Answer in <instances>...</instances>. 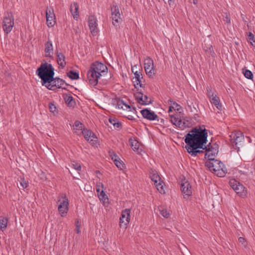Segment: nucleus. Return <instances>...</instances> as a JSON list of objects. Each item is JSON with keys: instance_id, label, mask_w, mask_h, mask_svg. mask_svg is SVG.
Listing matches in <instances>:
<instances>
[{"instance_id": "obj_28", "label": "nucleus", "mask_w": 255, "mask_h": 255, "mask_svg": "<svg viewBox=\"0 0 255 255\" xmlns=\"http://www.w3.org/2000/svg\"><path fill=\"white\" fill-rule=\"evenodd\" d=\"M8 223V219L2 216L0 217V230L2 231H4L6 228Z\"/></svg>"}, {"instance_id": "obj_39", "label": "nucleus", "mask_w": 255, "mask_h": 255, "mask_svg": "<svg viewBox=\"0 0 255 255\" xmlns=\"http://www.w3.org/2000/svg\"><path fill=\"white\" fill-rule=\"evenodd\" d=\"M223 19L224 22L230 24L231 23V17L230 14L225 12L223 14Z\"/></svg>"}, {"instance_id": "obj_11", "label": "nucleus", "mask_w": 255, "mask_h": 255, "mask_svg": "<svg viewBox=\"0 0 255 255\" xmlns=\"http://www.w3.org/2000/svg\"><path fill=\"white\" fill-rule=\"evenodd\" d=\"M90 68L94 72V73H96L100 77L102 76V73L107 72L108 70V68L105 65L98 61L92 63Z\"/></svg>"}, {"instance_id": "obj_60", "label": "nucleus", "mask_w": 255, "mask_h": 255, "mask_svg": "<svg viewBox=\"0 0 255 255\" xmlns=\"http://www.w3.org/2000/svg\"><path fill=\"white\" fill-rule=\"evenodd\" d=\"M70 98H71V99H72V97H70L69 98V99H70Z\"/></svg>"}, {"instance_id": "obj_54", "label": "nucleus", "mask_w": 255, "mask_h": 255, "mask_svg": "<svg viewBox=\"0 0 255 255\" xmlns=\"http://www.w3.org/2000/svg\"><path fill=\"white\" fill-rule=\"evenodd\" d=\"M80 225L79 224V222L77 221L76 224V229L75 231L77 234H79L80 232Z\"/></svg>"}, {"instance_id": "obj_48", "label": "nucleus", "mask_w": 255, "mask_h": 255, "mask_svg": "<svg viewBox=\"0 0 255 255\" xmlns=\"http://www.w3.org/2000/svg\"><path fill=\"white\" fill-rule=\"evenodd\" d=\"M72 166L74 169H75L77 171H80L81 170V165L77 162L74 161L73 162V163H72Z\"/></svg>"}, {"instance_id": "obj_12", "label": "nucleus", "mask_w": 255, "mask_h": 255, "mask_svg": "<svg viewBox=\"0 0 255 255\" xmlns=\"http://www.w3.org/2000/svg\"><path fill=\"white\" fill-rule=\"evenodd\" d=\"M130 209H126L122 211L119 223V225L121 227L122 226L126 227L129 224L130 221Z\"/></svg>"}, {"instance_id": "obj_58", "label": "nucleus", "mask_w": 255, "mask_h": 255, "mask_svg": "<svg viewBox=\"0 0 255 255\" xmlns=\"http://www.w3.org/2000/svg\"><path fill=\"white\" fill-rule=\"evenodd\" d=\"M172 109L173 108L172 107V106H171L169 108V110H168V112L170 113V112H171L172 111Z\"/></svg>"}, {"instance_id": "obj_36", "label": "nucleus", "mask_w": 255, "mask_h": 255, "mask_svg": "<svg viewBox=\"0 0 255 255\" xmlns=\"http://www.w3.org/2000/svg\"><path fill=\"white\" fill-rule=\"evenodd\" d=\"M46 18L47 17L50 18L51 17H55V14L54 13V10L52 8H47L46 10Z\"/></svg>"}, {"instance_id": "obj_22", "label": "nucleus", "mask_w": 255, "mask_h": 255, "mask_svg": "<svg viewBox=\"0 0 255 255\" xmlns=\"http://www.w3.org/2000/svg\"><path fill=\"white\" fill-rule=\"evenodd\" d=\"M205 145H201V147H196L195 146L189 147L186 149L188 152L192 156H196L198 153H202L203 151L200 149H206Z\"/></svg>"}, {"instance_id": "obj_3", "label": "nucleus", "mask_w": 255, "mask_h": 255, "mask_svg": "<svg viewBox=\"0 0 255 255\" xmlns=\"http://www.w3.org/2000/svg\"><path fill=\"white\" fill-rule=\"evenodd\" d=\"M205 165L217 176L224 177L226 174L227 169L224 164L219 160L210 158L205 162Z\"/></svg>"}, {"instance_id": "obj_6", "label": "nucleus", "mask_w": 255, "mask_h": 255, "mask_svg": "<svg viewBox=\"0 0 255 255\" xmlns=\"http://www.w3.org/2000/svg\"><path fill=\"white\" fill-rule=\"evenodd\" d=\"M14 25V17L11 12L7 13L5 15L2 21V28L6 33H9L12 29Z\"/></svg>"}, {"instance_id": "obj_16", "label": "nucleus", "mask_w": 255, "mask_h": 255, "mask_svg": "<svg viewBox=\"0 0 255 255\" xmlns=\"http://www.w3.org/2000/svg\"><path fill=\"white\" fill-rule=\"evenodd\" d=\"M88 24L91 33L94 35L98 32L97 19L95 15H90L88 17Z\"/></svg>"}, {"instance_id": "obj_42", "label": "nucleus", "mask_w": 255, "mask_h": 255, "mask_svg": "<svg viewBox=\"0 0 255 255\" xmlns=\"http://www.w3.org/2000/svg\"><path fill=\"white\" fill-rule=\"evenodd\" d=\"M244 76L246 78L249 79H252L253 78V74L252 72L249 70H245L244 72Z\"/></svg>"}, {"instance_id": "obj_59", "label": "nucleus", "mask_w": 255, "mask_h": 255, "mask_svg": "<svg viewBox=\"0 0 255 255\" xmlns=\"http://www.w3.org/2000/svg\"><path fill=\"white\" fill-rule=\"evenodd\" d=\"M173 0H168L169 4L170 5Z\"/></svg>"}, {"instance_id": "obj_18", "label": "nucleus", "mask_w": 255, "mask_h": 255, "mask_svg": "<svg viewBox=\"0 0 255 255\" xmlns=\"http://www.w3.org/2000/svg\"><path fill=\"white\" fill-rule=\"evenodd\" d=\"M230 137L231 142L235 146H237L238 143L241 142L244 138L243 133L241 131L233 132Z\"/></svg>"}, {"instance_id": "obj_14", "label": "nucleus", "mask_w": 255, "mask_h": 255, "mask_svg": "<svg viewBox=\"0 0 255 255\" xmlns=\"http://www.w3.org/2000/svg\"><path fill=\"white\" fill-rule=\"evenodd\" d=\"M180 188L184 198H188L192 195L191 186L188 181H182Z\"/></svg>"}, {"instance_id": "obj_21", "label": "nucleus", "mask_w": 255, "mask_h": 255, "mask_svg": "<svg viewBox=\"0 0 255 255\" xmlns=\"http://www.w3.org/2000/svg\"><path fill=\"white\" fill-rule=\"evenodd\" d=\"M134 75V77L133 79H135V81H133L135 88H136L137 86H139L140 87H143L144 85L142 84L143 76L141 71H135Z\"/></svg>"}, {"instance_id": "obj_10", "label": "nucleus", "mask_w": 255, "mask_h": 255, "mask_svg": "<svg viewBox=\"0 0 255 255\" xmlns=\"http://www.w3.org/2000/svg\"><path fill=\"white\" fill-rule=\"evenodd\" d=\"M65 84V81L59 78H54L52 81L47 82L45 85L48 89L51 90H54L56 88H63V86Z\"/></svg>"}, {"instance_id": "obj_49", "label": "nucleus", "mask_w": 255, "mask_h": 255, "mask_svg": "<svg viewBox=\"0 0 255 255\" xmlns=\"http://www.w3.org/2000/svg\"><path fill=\"white\" fill-rule=\"evenodd\" d=\"M104 188V185L101 182H98L96 185V191L98 193H99Z\"/></svg>"}, {"instance_id": "obj_32", "label": "nucleus", "mask_w": 255, "mask_h": 255, "mask_svg": "<svg viewBox=\"0 0 255 255\" xmlns=\"http://www.w3.org/2000/svg\"><path fill=\"white\" fill-rule=\"evenodd\" d=\"M158 210L160 214L164 218H168L169 217V213L167 212L166 209L160 206L158 207Z\"/></svg>"}, {"instance_id": "obj_26", "label": "nucleus", "mask_w": 255, "mask_h": 255, "mask_svg": "<svg viewBox=\"0 0 255 255\" xmlns=\"http://www.w3.org/2000/svg\"><path fill=\"white\" fill-rule=\"evenodd\" d=\"M56 56L58 64L62 68H64L66 65L65 56L62 52H57L56 53Z\"/></svg>"}, {"instance_id": "obj_31", "label": "nucleus", "mask_w": 255, "mask_h": 255, "mask_svg": "<svg viewBox=\"0 0 255 255\" xmlns=\"http://www.w3.org/2000/svg\"><path fill=\"white\" fill-rule=\"evenodd\" d=\"M68 76L72 80H77L79 79V73L77 72L71 70L67 73Z\"/></svg>"}, {"instance_id": "obj_38", "label": "nucleus", "mask_w": 255, "mask_h": 255, "mask_svg": "<svg viewBox=\"0 0 255 255\" xmlns=\"http://www.w3.org/2000/svg\"><path fill=\"white\" fill-rule=\"evenodd\" d=\"M248 39L250 41L251 44L255 47V37L251 32H250L248 35Z\"/></svg>"}, {"instance_id": "obj_52", "label": "nucleus", "mask_w": 255, "mask_h": 255, "mask_svg": "<svg viewBox=\"0 0 255 255\" xmlns=\"http://www.w3.org/2000/svg\"><path fill=\"white\" fill-rule=\"evenodd\" d=\"M125 103L122 100H120L117 103V108L119 109H121L124 106Z\"/></svg>"}, {"instance_id": "obj_43", "label": "nucleus", "mask_w": 255, "mask_h": 255, "mask_svg": "<svg viewBox=\"0 0 255 255\" xmlns=\"http://www.w3.org/2000/svg\"><path fill=\"white\" fill-rule=\"evenodd\" d=\"M206 90L207 95L209 99L215 96L214 92L212 91V88L211 86H208L206 88Z\"/></svg>"}, {"instance_id": "obj_25", "label": "nucleus", "mask_w": 255, "mask_h": 255, "mask_svg": "<svg viewBox=\"0 0 255 255\" xmlns=\"http://www.w3.org/2000/svg\"><path fill=\"white\" fill-rule=\"evenodd\" d=\"M84 125L79 121L75 122L73 125V131L77 135L81 134V132L83 129H84Z\"/></svg>"}, {"instance_id": "obj_44", "label": "nucleus", "mask_w": 255, "mask_h": 255, "mask_svg": "<svg viewBox=\"0 0 255 255\" xmlns=\"http://www.w3.org/2000/svg\"><path fill=\"white\" fill-rule=\"evenodd\" d=\"M121 109H123L124 110H129V111H132L134 113H136V110H135V108H132L131 109L129 105H128L127 104H126V103L124 104V106H123V107Z\"/></svg>"}, {"instance_id": "obj_17", "label": "nucleus", "mask_w": 255, "mask_h": 255, "mask_svg": "<svg viewBox=\"0 0 255 255\" xmlns=\"http://www.w3.org/2000/svg\"><path fill=\"white\" fill-rule=\"evenodd\" d=\"M134 97L137 102L141 105H148L151 103V101L147 96L144 95L140 92H137L134 94Z\"/></svg>"}, {"instance_id": "obj_29", "label": "nucleus", "mask_w": 255, "mask_h": 255, "mask_svg": "<svg viewBox=\"0 0 255 255\" xmlns=\"http://www.w3.org/2000/svg\"><path fill=\"white\" fill-rule=\"evenodd\" d=\"M109 122L112 124L115 128H122V124L119 121V120L116 118L112 119L110 118Z\"/></svg>"}, {"instance_id": "obj_51", "label": "nucleus", "mask_w": 255, "mask_h": 255, "mask_svg": "<svg viewBox=\"0 0 255 255\" xmlns=\"http://www.w3.org/2000/svg\"><path fill=\"white\" fill-rule=\"evenodd\" d=\"M49 109L51 112L54 113L56 111V108L54 104L50 103L49 104Z\"/></svg>"}, {"instance_id": "obj_4", "label": "nucleus", "mask_w": 255, "mask_h": 255, "mask_svg": "<svg viewBox=\"0 0 255 255\" xmlns=\"http://www.w3.org/2000/svg\"><path fill=\"white\" fill-rule=\"evenodd\" d=\"M150 178L154 182V184L156 187L157 190L160 193H164L165 192L163 188L164 183L156 170L152 169L150 171Z\"/></svg>"}, {"instance_id": "obj_27", "label": "nucleus", "mask_w": 255, "mask_h": 255, "mask_svg": "<svg viewBox=\"0 0 255 255\" xmlns=\"http://www.w3.org/2000/svg\"><path fill=\"white\" fill-rule=\"evenodd\" d=\"M209 100L211 104H214L217 109L221 110L222 104L220 103L219 98L217 95H215L214 96L210 98Z\"/></svg>"}, {"instance_id": "obj_50", "label": "nucleus", "mask_w": 255, "mask_h": 255, "mask_svg": "<svg viewBox=\"0 0 255 255\" xmlns=\"http://www.w3.org/2000/svg\"><path fill=\"white\" fill-rule=\"evenodd\" d=\"M178 121V118L175 117L174 116H170V121L173 125L176 126Z\"/></svg>"}, {"instance_id": "obj_15", "label": "nucleus", "mask_w": 255, "mask_h": 255, "mask_svg": "<svg viewBox=\"0 0 255 255\" xmlns=\"http://www.w3.org/2000/svg\"><path fill=\"white\" fill-rule=\"evenodd\" d=\"M210 145L211 143H209L207 146H205L206 153L205 156V158H208V160H210V158H214L213 157L217 154L218 152L217 144H215L214 145V147H213L212 145L210 146Z\"/></svg>"}, {"instance_id": "obj_13", "label": "nucleus", "mask_w": 255, "mask_h": 255, "mask_svg": "<svg viewBox=\"0 0 255 255\" xmlns=\"http://www.w3.org/2000/svg\"><path fill=\"white\" fill-rule=\"evenodd\" d=\"M81 134L88 141L92 144H94L97 141V137L96 135L90 129L85 128L82 130Z\"/></svg>"}, {"instance_id": "obj_24", "label": "nucleus", "mask_w": 255, "mask_h": 255, "mask_svg": "<svg viewBox=\"0 0 255 255\" xmlns=\"http://www.w3.org/2000/svg\"><path fill=\"white\" fill-rule=\"evenodd\" d=\"M53 48L52 43L51 40H48L45 44V56L47 57H52L53 54Z\"/></svg>"}, {"instance_id": "obj_5", "label": "nucleus", "mask_w": 255, "mask_h": 255, "mask_svg": "<svg viewBox=\"0 0 255 255\" xmlns=\"http://www.w3.org/2000/svg\"><path fill=\"white\" fill-rule=\"evenodd\" d=\"M58 198V202H60V204L58 210L61 216L63 217L68 211V199L65 194H62Z\"/></svg>"}, {"instance_id": "obj_53", "label": "nucleus", "mask_w": 255, "mask_h": 255, "mask_svg": "<svg viewBox=\"0 0 255 255\" xmlns=\"http://www.w3.org/2000/svg\"><path fill=\"white\" fill-rule=\"evenodd\" d=\"M131 71L133 74H135V71H140L141 70L138 66L134 65L131 67Z\"/></svg>"}, {"instance_id": "obj_34", "label": "nucleus", "mask_w": 255, "mask_h": 255, "mask_svg": "<svg viewBox=\"0 0 255 255\" xmlns=\"http://www.w3.org/2000/svg\"><path fill=\"white\" fill-rule=\"evenodd\" d=\"M47 25L49 27H53L55 24V17H51L50 18L47 17L46 18Z\"/></svg>"}, {"instance_id": "obj_2", "label": "nucleus", "mask_w": 255, "mask_h": 255, "mask_svg": "<svg viewBox=\"0 0 255 255\" xmlns=\"http://www.w3.org/2000/svg\"><path fill=\"white\" fill-rule=\"evenodd\" d=\"M36 74L41 79L42 85H46L47 82H51L54 76V68L51 64L42 63L36 71Z\"/></svg>"}, {"instance_id": "obj_41", "label": "nucleus", "mask_w": 255, "mask_h": 255, "mask_svg": "<svg viewBox=\"0 0 255 255\" xmlns=\"http://www.w3.org/2000/svg\"><path fill=\"white\" fill-rule=\"evenodd\" d=\"M117 167L121 170L123 169L125 167V164L120 159L114 162Z\"/></svg>"}, {"instance_id": "obj_56", "label": "nucleus", "mask_w": 255, "mask_h": 255, "mask_svg": "<svg viewBox=\"0 0 255 255\" xmlns=\"http://www.w3.org/2000/svg\"><path fill=\"white\" fill-rule=\"evenodd\" d=\"M126 118L129 120H131V121H135V119L131 115H128L126 117Z\"/></svg>"}, {"instance_id": "obj_7", "label": "nucleus", "mask_w": 255, "mask_h": 255, "mask_svg": "<svg viewBox=\"0 0 255 255\" xmlns=\"http://www.w3.org/2000/svg\"><path fill=\"white\" fill-rule=\"evenodd\" d=\"M144 68L146 75L148 77L153 78L156 74V70L154 66L153 60L147 57L144 59Z\"/></svg>"}, {"instance_id": "obj_55", "label": "nucleus", "mask_w": 255, "mask_h": 255, "mask_svg": "<svg viewBox=\"0 0 255 255\" xmlns=\"http://www.w3.org/2000/svg\"><path fill=\"white\" fill-rule=\"evenodd\" d=\"M239 242L242 244H244L246 243V240L244 237H239L238 239Z\"/></svg>"}, {"instance_id": "obj_46", "label": "nucleus", "mask_w": 255, "mask_h": 255, "mask_svg": "<svg viewBox=\"0 0 255 255\" xmlns=\"http://www.w3.org/2000/svg\"><path fill=\"white\" fill-rule=\"evenodd\" d=\"M110 153L111 158L114 162L120 159L119 156L117 155H116V154H115L113 151H112V152H110Z\"/></svg>"}, {"instance_id": "obj_47", "label": "nucleus", "mask_w": 255, "mask_h": 255, "mask_svg": "<svg viewBox=\"0 0 255 255\" xmlns=\"http://www.w3.org/2000/svg\"><path fill=\"white\" fill-rule=\"evenodd\" d=\"M110 153L111 158L114 162L120 159L119 156L117 155H116V154H115L113 151H112V152H110Z\"/></svg>"}, {"instance_id": "obj_23", "label": "nucleus", "mask_w": 255, "mask_h": 255, "mask_svg": "<svg viewBox=\"0 0 255 255\" xmlns=\"http://www.w3.org/2000/svg\"><path fill=\"white\" fill-rule=\"evenodd\" d=\"M79 5L78 3L74 2L71 4L70 11L74 19L77 20L79 18Z\"/></svg>"}, {"instance_id": "obj_30", "label": "nucleus", "mask_w": 255, "mask_h": 255, "mask_svg": "<svg viewBox=\"0 0 255 255\" xmlns=\"http://www.w3.org/2000/svg\"><path fill=\"white\" fill-rule=\"evenodd\" d=\"M20 186H18V187L19 188L20 190H24L25 188H26L28 186V182L26 181L24 178L20 177V180H19Z\"/></svg>"}, {"instance_id": "obj_19", "label": "nucleus", "mask_w": 255, "mask_h": 255, "mask_svg": "<svg viewBox=\"0 0 255 255\" xmlns=\"http://www.w3.org/2000/svg\"><path fill=\"white\" fill-rule=\"evenodd\" d=\"M100 78L98 75L92 71L90 68L87 72V79L89 81V83L93 86H95L97 85L98 83V80Z\"/></svg>"}, {"instance_id": "obj_57", "label": "nucleus", "mask_w": 255, "mask_h": 255, "mask_svg": "<svg viewBox=\"0 0 255 255\" xmlns=\"http://www.w3.org/2000/svg\"><path fill=\"white\" fill-rule=\"evenodd\" d=\"M198 2V0H193V3L194 4H197V3Z\"/></svg>"}, {"instance_id": "obj_9", "label": "nucleus", "mask_w": 255, "mask_h": 255, "mask_svg": "<svg viewBox=\"0 0 255 255\" xmlns=\"http://www.w3.org/2000/svg\"><path fill=\"white\" fill-rule=\"evenodd\" d=\"M112 18L113 24L116 27L119 26V24L122 22L119 7L117 5H113L111 7Z\"/></svg>"}, {"instance_id": "obj_1", "label": "nucleus", "mask_w": 255, "mask_h": 255, "mask_svg": "<svg viewBox=\"0 0 255 255\" xmlns=\"http://www.w3.org/2000/svg\"><path fill=\"white\" fill-rule=\"evenodd\" d=\"M208 130L204 126L195 127L186 135L184 141L186 144L185 148L205 145L207 142Z\"/></svg>"}, {"instance_id": "obj_45", "label": "nucleus", "mask_w": 255, "mask_h": 255, "mask_svg": "<svg viewBox=\"0 0 255 255\" xmlns=\"http://www.w3.org/2000/svg\"><path fill=\"white\" fill-rule=\"evenodd\" d=\"M185 125V123L184 122H182L181 119H178V121H177L176 126L179 128H183L186 127Z\"/></svg>"}, {"instance_id": "obj_40", "label": "nucleus", "mask_w": 255, "mask_h": 255, "mask_svg": "<svg viewBox=\"0 0 255 255\" xmlns=\"http://www.w3.org/2000/svg\"><path fill=\"white\" fill-rule=\"evenodd\" d=\"M100 192V194L98 195V196L100 200H102L103 202H105L106 200H108L107 196L106 195L103 190H102V191Z\"/></svg>"}, {"instance_id": "obj_35", "label": "nucleus", "mask_w": 255, "mask_h": 255, "mask_svg": "<svg viewBox=\"0 0 255 255\" xmlns=\"http://www.w3.org/2000/svg\"><path fill=\"white\" fill-rule=\"evenodd\" d=\"M130 145L131 148L134 151H138V149L139 147V143L138 142L134 140L130 142Z\"/></svg>"}, {"instance_id": "obj_8", "label": "nucleus", "mask_w": 255, "mask_h": 255, "mask_svg": "<svg viewBox=\"0 0 255 255\" xmlns=\"http://www.w3.org/2000/svg\"><path fill=\"white\" fill-rule=\"evenodd\" d=\"M229 184L233 189L241 197L246 196L247 191L243 184L235 179L230 181Z\"/></svg>"}, {"instance_id": "obj_20", "label": "nucleus", "mask_w": 255, "mask_h": 255, "mask_svg": "<svg viewBox=\"0 0 255 255\" xmlns=\"http://www.w3.org/2000/svg\"><path fill=\"white\" fill-rule=\"evenodd\" d=\"M142 117L148 120L154 121L158 119V116L153 111L144 109L140 111Z\"/></svg>"}, {"instance_id": "obj_37", "label": "nucleus", "mask_w": 255, "mask_h": 255, "mask_svg": "<svg viewBox=\"0 0 255 255\" xmlns=\"http://www.w3.org/2000/svg\"><path fill=\"white\" fill-rule=\"evenodd\" d=\"M204 50L207 52L209 55L212 57H215L216 54L213 50V48L212 45H210L208 48H207V49L204 48Z\"/></svg>"}, {"instance_id": "obj_33", "label": "nucleus", "mask_w": 255, "mask_h": 255, "mask_svg": "<svg viewBox=\"0 0 255 255\" xmlns=\"http://www.w3.org/2000/svg\"><path fill=\"white\" fill-rule=\"evenodd\" d=\"M168 103L172 105L171 106L174 110L179 111L181 108V106L178 104H177L176 102L173 101L171 99H169L168 101Z\"/></svg>"}]
</instances>
